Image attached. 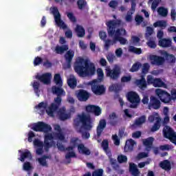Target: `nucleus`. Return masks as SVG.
Wrapping results in <instances>:
<instances>
[{"mask_svg": "<svg viewBox=\"0 0 176 176\" xmlns=\"http://www.w3.org/2000/svg\"><path fill=\"white\" fill-rule=\"evenodd\" d=\"M77 98L78 101L86 102L90 98V94L85 89H80L77 94Z\"/></svg>", "mask_w": 176, "mask_h": 176, "instance_id": "nucleus-18", "label": "nucleus"}, {"mask_svg": "<svg viewBox=\"0 0 176 176\" xmlns=\"http://www.w3.org/2000/svg\"><path fill=\"white\" fill-rule=\"evenodd\" d=\"M32 129L34 131L47 133L52 131V126L43 122H38L33 126Z\"/></svg>", "mask_w": 176, "mask_h": 176, "instance_id": "nucleus-12", "label": "nucleus"}, {"mask_svg": "<svg viewBox=\"0 0 176 176\" xmlns=\"http://www.w3.org/2000/svg\"><path fill=\"white\" fill-rule=\"evenodd\" d=\"M153 34V28L151 27L146 28V32L145 34L146 38H149Z\"/></svg>", "mask_w": 176, "mask_h": 176, "instance_id": "nucleus-59", "label": "nucleus"}, {"mask_svg": "<svg viewBox=\"0 0 176 176\" xmlns=\"http://www.w3.org/2000/svg\"><path fill=\"white\" fill-rule=\"evenodd\" d=\"M162 134L164 138L169 140L172 144H174L176 146V132L174 131L173 128L168 125H166L163 128Z\"/></svg>", "mask_w": 176, "mask_h": 176, "instance_id": "nucleus-7", "label": "nucleus"}, {"mask_svg": "<svg viewBox=\"0 0 176 176\" xmlns=\"http://www.w3.org/2000/svg\"><path fill=\"white\" fill-rule=\"evenodd\" d=\"M77 83L76 78H70L67 80V85L71 89H75Z\"/></svg>", "mask_w": 176, "mask_h": 176, "instance_id": "nucleus-37", "label": "nucleus"}, {"mask_svg": "<svg viewBox=\"0 0 176 176\" xmlns=\"http://www.w3.org/2000/svg\"><path fill=\"white\" fill-rule=\"evenodd\" d=\"M47 158V157H41L38 159L39 164L43 167L47 166V162H46Z\"/></svg>", "mask_w": 176, "mask_h": 176, "instance_id": "nucleus-52", "label": "nucleus"}, {"mask_svg": "<svg viewBox=\"0 0 176 176\" xmlns=\"http://www.w3.org/2000/svg\"><path fill=\"white\" fill-rule=\"evenodd\" d=\"M77 6L80 10H82L87 6V1L86 0H78Z\"/></svg>", "mask_w": 176, "mask_h": 176, "instance_id": "nucleus-41", "label": "nucleus"}, {"mask_svg": "<svg viewBox=\"0 0 176 176\" xmlns=\"http://www.w3.org/2000/svg\"><path fill=\"white\" fill-rule=\"evenodd\" d=\"M67 16L69 20H70V21H72V23H76V17H75V15H74V13L67 12Z\"/></svg>", "mask_w": 176, "mask_h": 176, "instance_id": "nucleus-50", "label": "nucleus"}, {"mask_svg": "<svg viewBox=\"0 0 176 176\" xmlns=\"http://www.w3.org/2000/svg\"><path fill=\"white\" fill-rule=\"evenodd\" d=\"M52 78V74L50 73H45L41 76L37 75L36 76V79H38L43 83L44 85H50V79Z\"/></svg>", "mask_w": 176, "mask_h": 176, "instance_id": "nucleus-17", "label": "nucleus"}, {"mask_svg": "<svg viewBox=\"0 0 176 176\" xmlns=\"http://www.w3.org/2000/svg\"><path fill=\"white\" fill-rule=\"evenodd\" d=\"M52 92L54 94H56L57 96L61 97V96H65V91L61 88V87H53Z\"/></svg>", "mask_w": 176, "mask_h": 176, "instance_id": "nucleus-30", "label": "nucleus"}, {"mask_svg": "<svg viewBox=\"0 0 176 176\" xmlns=\"http://www.w3.org/2000/svg\"><path fill=\"white\" fill-rule=\"evenodd\" d=\"M158 45L160 46V47H171L173 42L170 38H164L158 41Z\"/></svg>", "mask_w": 176, "mask_h": 176, "instance_id": "nucleus-21", "label": "nucleus"}, {"mask_svg": "<svg viewBox=\"0 0 176 176\" xmlns=\"http://www.w3.org/2000/svg\"><path fill=\"white\" fill-rule=\"evenodd\" d=\"M74 56H75V52L72 50H68L64 55V58L66 62V68L68 69L71 68V64H72V59L74 58Z\"/></svg>", "mask_w": 176, "mask_h": 176, "instance_id": "nucleus-15", "label": "nucleus"}, {"mask_svg": "<svg viewBox=\"0 0 176 176\" xmlns=\"http://www.w3.org/2000/svg\"><path fill=\"white\" fill-rule=\"evenodd\" d=\"M52 13L54 14L55 23L58 27L63 28V30H67V25L61 20V14H60V12H58V8H57V7L52 8Z\"/></svg>", "mask_w": 176, "mask_h": 176, "instance_id": "nucleus-10", "label": "nucleus"}, {"mask_svg": "<svg viewBox=\"0 0 176 176\" xmlns=\"http://www.w3.org/2000/svg\"><path fill=\"white\" fill-rule=\"evenodd\" d=\"M75 32L78 38H83L86 35V30L83 26L76 25L75 28Z\"/></svg>", "mask_w": 176, "mask_h": 176, "instance_id": "nucleus-24", "label": "nucleus"}, {"mask_svg": "<svg viewBox=\"0 0 176 176\" xmlns=\"http://www.w3.org/2000/svg\"><path fill=\"white\" fill-rule=\"evenodd\" d=\"M107 127V121L105 120H100L96 128V133L98 137H101V134L104 131V129Z\"/></svg>", "mask_w": 176, "mask_h": 176, "instance_id": "nucleus-19", "label": "nucleus"}, {"mask_svg": "<svg viewBox=\"0 0 176 176\" xmlns=\"http://www.w3.org/2000/svg\"><path fill=\"white\" fill-rule=\"evenodd\" d=\"M54 80L57 86H58L59 87H63V80L61 79V76L60 75V74H56L54 75Z\"/></svg>", "mask_w": 176, "mask_h": 176, "instance_id": "nucleus-36", "label": "nucleus"}, {"mask_svg": "<svg viewBox=\"0 0 176 176\" xmlns=\"http://www.w3.org/2000/svg\"><path fill=\"white\" fill-rule=\"evenodd\" d=\"M165 58L166 61L172 64H174V63L176 61L175 56L173 54H170L167 52H165Z\"/></svg>", "mask_w": 176, "mask_h": 176, "instance_id": "nucleus-38", "label": "nucleus"}, {"mask_svg": "<svg viewBox=\"0 0 176 176\" xmlns=\"http://www.w3.org/2000/svg\"><path fill=\"white\" fill-rule=\"evenodd\" d=\"M129 171L133 176L140 175V170L137 168V165H135L134 163L129 164Z\"/></svg>", "mask_w": 176, "mask_h": 176, "instance_id": "nucleus-32", "label": "nucleus"}, {"mask_svg": "<svg viewBox=\"0 0 176 176\" xmlns=\"http://www.w3.org/2000/svg\"><path fill=\"white\" fill-rule=\"evenodd\" d=\"M119 3L116 0H112L109 3V6L111 8V9H116Z\"/></svg>", "mask_w": 176, "mask_h": 176, "instance_id": "nucleus-51", "label": "nucleus"}, {"mask_svg": "<svg viewBox=\"0 0 176 176\" xmlns=\"http://www.w3.org/2000/svg\"><path fill=\"white\" fill-rule=\"evenodd\" d=\"M164 115L165 117L164 118V120L162 122V126L164 127L170 122V117H168V107H165L164 108Z\"/></svg>", "mask_w": 176, "mask_h": 176, "instance_id": "nucleus-31", "label": "nucleus"}, {"mask_svg": "<svg viewBox=\"0 0 176 176\" xmlns=\"http://www.w3.org/2000/svg\"><path fill=\"white\" fill-rule=\"evenodd\" d=\"M25 159H32V155L31 152L28 149L25 150L24 152L21 153L20 158L19 160H21L22 162H25Z\"/></svg>", "mask_w": 176, "mask_h": 176, "instance_id": "nucleus-29", "label": "nucleus"}, {"mask_svg": "<svg viewBox=\"0 0 176 176\" xmlns=\"http://www.w3.org/2000/svg\"><path fill=\"white\" fill-rule=\"evenodd\" d=\"M78 142H79V138H73L71 140H70V144L72 145V146H74V148H76V146H78Z\"/></svg>", "mask_w": 176, "mask_h": 176, "instance_id": "nucleus-54", "label": "nucleus"}, {"mask_svg": "<svg viewBox=\"0 0 176 176\" xmlns=\"http://www.w3.org/2000/svg\"><path fill=\"white\" fill-rule=\"evenodd\" d=\"M54 140H59V141H64L65 140V136L63 134V131L54 133Z\"/></svg>", "mask_w": 176, "mask_h": 176, "instance_id": "nucleus-42", "label": "nucleus"}, {"mask_svg": "<svg viewBox=\"0 0 176 176\" xmlns=\"http://www.w3.org/2000/svg\"><path fill=\"white\" fill-rule=\"evenodd\" d=\"M42 61H43L42 58H41L39 56L36 57L34 60V67H36V66L39 65V64H41Z\"/></svg>", "mask_w": 176, "mask_h": 176, "instance_id": "nucleus-61", "label": "nucleus"}, {"mask_svg": "<svg viewBox=\"0 0 176 176\" xmlns=\"http://www.w3.org/2000/svg\"><path fill=\"white\" fill-rule=\"evenodd\" d=\"M160 107H162L160 100L155 96H151L148 102V109H160Z\"/></svg>", "mask_w": 176, "mask_h": 176, "instance_id": "nucleus-13", "label": "nucleus"}, {"mask_svg": "<svg viewBox=\"0 0 176 176\" xmlns=\"http://www.w3.org/2000/svg\"><path fill=\"white\" fill-rule=\"evenodd\" d=\"M160 151H170L171 150V146L169 144H164L160 146Z\"/></svg>", "mask_w": 176, "mask_h": 176, "instance_id": "nucleus-63", "label": "nucleus"}, {"mask_svg": "<svg viewBox=\"0 0 176 176\" xmlns=\"http://www.w3.org/2000/svg\"><path fill=\"white\" fill-rule=\"evenodd\" d=\"M102 148H103V150L104 151V152H106L107 153H109L108 152V149L109 148V142H108L107 140H104L102 142Z\"/></svg>", "mask_w": 176, "mask_h": 176, "instance_id": "nucleus-47", "label": "nucleus"}, {"mask_svg": "<svg viewBox=\"0 0 176 176\" xmlns=\"http://www.w3.org/2000/svg\"><path fill=\"white\" fill-rule=\"evenodd\" d=\"M110 120V124L111 126H116L118 124V120L115 119H118V116H116V113L113 112L109 116Z\"/></svg>", "mask_w": 176, "mask_h": 176, "instance_id": "nucleus-33", "label": "nucleus"}, {"mask_svg": "<svg viewBox=\"0 0 176 176\" xmlns=\"http://www.w3.org/2000/svg\"><path fill=\"white\" fill-rule=\"evenodd\" d=\"M71 157H76V153L74 151H69L65 155V159L68 160V159H71Z\"/></svg>", "mask_w": 176, "mask_h": 176, "instance_id": "nucleus-56", "label": "nucleus"}, {"mask_svg": "<svg viewBox=\"0 0 176 176\" xmlns=\"http://www.w3.org/2000/svg\"><path fill=\"white\" fill-rule=\"evenodd\" d=\"M106 25L107 27V34L109 36H111V38L114 36L113 42L118 41L121 45H126V43H127V39L122 37L127 35L126 29L118 28V27H120V25H122V20L117 19L109 21L106 23Z\"/></svg>", "mask_w": 176, "mask_h": 176, "instance_id": "nucleus-1", "label": "nucleus"}, {"mask_svg": "<svg viewBox=\"0 0 176 176\" xmlns=\"http://www.w3.org/2000/svg\"><path fill=\"white\" fill-rule=\"evenodd\" d=\"M97 73L99 80H102L104 79V72L102 71V69H98Z\"/></svg>", "mask_w": 176, "mask_h": 176, "instance_id": "nucleus-60", "label": "nucleus"}, {"mask_svg": "<svg viewBox=\"0 0 176 176\" xmlns=\"http://www.w3.org/2000/svg\"><path fill=\"white\" fill-rule=\"evenodd\" d=\"M141 67V63H135L132 65L131 68L130 69V72H137L140 69Z\"/></svg>", "mask_w": 176, "mask_h": 176, "instance_id": "nucleus-49", "label": "nucleus"}, {"mask_svg": "<svg viewBox=\"0 0 176 176\" xmlns=\"http://www.w3.org/2000/svg\"><path fill=\"white\" fill-rule=\"evenodd\" d=\"M165 85H166V83H164V82H163L162 79L155 78L154 84L153 85L154 87H163Z\"/></svg>", "mask_w": 176, "mask_h": 176, "instance_id": "nucleus-40", "label": "nucleus"}, {"mask_svg": "<svg viewBox=\"0 0 176 176\" xmlns=\"http://www.w3.org/2000/svg\"><path fill=\"white\" fill-rule=\"evenodd\" d=\"M157 12L158 14L162 16V17H166L167 14H168V10L163 7L159 8L157 10Z\"/></svg>", "mask_w": 176, "mask_h": 176, "instance_id": "nucleus-44", "label": "nucleus"}, {"mask_svg": "<svg viewBox=\"0 0 176 176\" xmlns=\"http://www.w3.org/2000/svg\"><path fill=\"white\" fill-rule=\"evenodd\" d=\"M162 126V118L160 117H156L155 118V122L153 125V126L151 128V133H155V131H157L160 129V127Z\"/></svg>", "mask_w": 176, "mask_h": 176, "instance_id": "nucleus-23", "label": "nucleus"}, {"mask_svg": "<svg viewBox=\"0 0 176 176\" xmlns=\"http://www.w3.org/2000/svg\"><path fill=\"white\" fill-rule=\"evenodd\" d=\"M129 52L135 53V54H141V53H142V50H141V48H137L134 46H130Z\"/></svg>", "mask_w": 176, "mask_h": 176, "instance_id": "nucleus-46", "label": "nucleus"}, {"mask_svg": "<svg viewBox=\"0 0 176 176\" xmlns=\"http://www.w3.org/2000/svg\"><path fill=\"white\" fill-rule=\"evenodd\" d=\"M150 60L152 65H157V67H160V65H163L166 63L164 57L157 55L150 56Z\"/></svg>", "mask_w": 176, "mask_h": 176, "instance_id": "nucleus-14", "label": "nucleus"}, {"mask_svg": "<svg viewBox=\"0 0 176 176\" xmlns=\"http://www.w3.org/2000/svg\"><path fill=\"white\" fill-rule=\"evenodd\" d=\"M149 68H151V66H149L148 63H144L143 65L142 69V74H148V71H149Z\"/></svg>", "mask_w": 176, "mask_h": 176, "instance_id": "nucleus-53", "label": "nucleus"}, {"mask_svg": "<svg viewBox=\"0 0 176 176\" xmlns=\"http://www.w3.org/2000/svg\"><path fill=\"white\" fill-rule=\"evenodd\" d=\"M156 96L164 104H169L171 102V95L163 89H157L155 90Z\"/></svg>", "mask_w": 176, "mask_h": 176, "instance_id": "nucleus-11", "label": "nucleus"}, {"mask_svg": "<svg viewBox=\"0 0 176 176\" xmlns=\"http://www.w3.org/2000/svg\"><path fill=\"white\" fill-rule=\"evenodd\" d=\"M78 150L80 153H82V155H86L87 156H89L91 152L90 150L85 146V144H80L78 145Z\"/></svg>", "mask_w": 176, "mask_h": 176, "instance_id": "nucleus-26", "label": "nucleus"}, {"mask_svg": "<svg viewBox=\"0 0 176 176\" xmlns=\"http://www.w3.org/2000/svg\"><path fill=\"white\" fill-rule=\"evenodd\" d=\"M127 100L131 102L130 108H137L141 102V99L138 94L134 91H130L127 94Z\"/></svg>", "mask_w": 176, "mask_h": 176, "instance_id": "nucleus-9", "label": "nucleus"}, {"mask_svg": "<svg viewBox=\"0 0 176 176\" xmlns=\"http://www.w3.org/2000/svg\"><path fill=\"white\" fill-rule=\"evenodd\" d=\"M160 167L165 171H170L171 170V162L168 160H164L160 163Z\"/></svg>", "mask_w": 176, "mask_h": 176, "instance_id": "nucleus-25", "label": "nucleus"}, {"mask_svg": "<svg viewBox=\"0 0 176 176\" xmlns=\"http://www.w3.org/2000/svg\"><path fill=\"white\" fill-rule=\"evenodd\" d=\"M155 141V138L153 137H149L146 139L143 140V145L146 146V151H149L152 149V146H153V142Z\"/></svg>", "mask_w": 176, "mask_h": 176, "instance_id": "nucleus-22", "label": "nucleus"}, {"mask_svg": "<svg viewBox=\"0 0 176 176\" xmlns=\"http://www.w3.org/2000/svg\"><path fill=\"white\" fill-rule=\"evenodd\" d=\"M103 174H104V170L98 169L97 170H95L92 173V176H102Z\"/></svg>", "mask_w": 176, "mask_h": 176, "instance_id": "nucleus-62", "label": "nucleus"}, {"mask_svg": "<svg viewBox=\"0 0 176 176\" xmlns=\"http://www.w3.org/2000/svg\"><path fill=\"white\" fill-rule=\"evenodd\" d=\"M135 21H136L138 25H140V24H141L142 21H144V17H142V16L141 15L138 14L135 16Z\"/></svg>", "mask_w": 176, "mask_h": 176, "instance_id": "nucleus-58", "label": "nucleus"}, {"mask_svg": "<svg viewBox=\"0 0 176 176\" xmlns=\"http://www.w3.org/2000/svg\"><path fill=\"white\" fill-rule=\"evenodd\" d=\"M112 140L114 141V144L117 146L120 145V139L118 137V135L115 134L112 135Z\"/></svg>", "mask_w": 176, "mask_h": 176, "instance_id": "nucleus-55", "label": "nucleus"}, {"mask_svg": "<svg viewBox=\"0 0 176 176\" xmlns=\"http://www.w3.org/2000/svg\"><path fill=\"white\" fill-rule=\"evenodd\" d=\"M69 47L68 45H56L55 47V52L56 54H64L65 52H67Z\"/></svg>", "mask_w": 176, "mask_h": 176, "instance_id": "nucleus-27", "label": "nucleus"}, {"mask_svg": "<svg viewBox=\"0 0 176 176\" xmlns=\"http://www.w3.org/2000/svg\"><path fill=\"white\" fill-rule=\"evenodd\" d=\"M61 101H63V98L61 96H56L54 99V103H52L49 107H47V102H41L38 103V105L36 106V109H42V108L45 110L46 113H47L48 116H51V118L54 117V112L58 109L60 105H61Z\"/></svg>", "mask_w": 176, "mask_h": 176, "instance_id": "nucleus-4", "label": "nucleus"}, {"mask_svg": "<svg viewBox=\"0 0 176 176\" xmlns=\"http://www.w3.org/2000/svg\"><path fill=\"white\" fill-rule=\"evenodd\" d=\"M118 162L120 164L127 163V156L124 155H118Z\"/></svg>", "mask_w": 176, "mask_h": 176, "instance_id": "nucleus-48", "label": "nucleus"}, {"mask_svg": "<svg viewBox=\"0 0 176 176\" xmlns=\"http://www.w3.org/2000/svg\"><path fill=\"white\" fill-rule=\"evenodd\" d=\"M122 74V71L120 70V67H114L113 69L107 67L105 69V75L107 78H109L111 80H118L119 78H120V74Z\"/></svg>", "mask_w": 176, "mask_h": 176, "instance_id": "nucleus-6", "label": "nucleus"}, {"mask_svg": "<svg viewBox=\"0 0 176 176\" xmlns=\"http://www.w3.org/2000/svg\"><path fill=\"white\" fill-rule=\"evenodd\" d=\"M33 89L34 92L36 94V95L38 96V97H39V87L41 86V84L39 83V82L37 81H34L33 84Z\"/></svg>", "mask_w": 176, "mask_h": 176, "instance_id": "nucleus-45", "label": "nucleus"}, {"mask_svg": "<svg viewBox=\"0 0 176 176\" xmlns=\"http://www.w3.org/2000/svg\"><path fill=\"white\" fill-rule=\"evenodd\" d=\"M147 83L148 85H153L155 83V78H153V76L152 75L147 76Z\"/></svg>", "mask_w": 176, "mask_h": 176, "instance_id": "nucleus-64", "label": "nucleus"}, {"mask_svg": "<svg viewBox=\"0 0 176 176\" xmlns=\"http://www.w3.org/2000/svg\"><path fill=\"white\" fill-rule=\"evenodd\" d=\"M82 123V127L87 131H90L93 129L91 125V117L90 115H87L85 113L78 114L77 118L74 120V126L75 129H78Z\"/></svg>", "mask_w": 176, "mask_h": 176, "instance_id": "nucleus-5", "label": "nucleus"}, {"mask_svg": "<svg viewBox=\"0 0 176 176\" xmlns=\"http://www.w3.org/2000/svg\"><path fill=\"white\" fill-rule=\"evenodd\" d=\"M74 71L79 76H93L96 74L94 63H89V60L80 58L74 63Z\"/></svg>", "mask_w": 176, "mask_h": 176, "instance_id": "nucleus-2", "label": "nucleus"}, {"mask_svg": "<svg viewBox=\"0 0 176 176\" xmlns=\"http://www.w3.org/2000/svg\"><path fill=\"white\" fill-rule=\"evenodd\" d=\"M85 111L88 113H94L95 116H100L101 115V108L98 106L89 104L86 106Z\"/></svg>", "mask_w": 176, "mask_h": 176, "instance_id": "nucleus-16", "label": "nucleus"}, {"mask_svg": "<svg viewBox=\"0 0 176 176\" xmlns=\"http://www.w3.org/2000/svg\"><path fill=\"white\" fill-rule=\"evenodd\" d=\"M109 89H111L112 91H115V93H119L122 90V86L119 84H114L112 85Z\"/></svg>", "mask_w": 176, "mask_h": 176, "instance_id": "nucleus-43", "label": "nucleus"}, {"mask_svg": "<svg viewBox=\"0 0 176 176\" xmlns=\"http://www.w3.org/2000/svg\"><path fill=\"white\" fill-rule=\"evenodd\" d=\"M134 145H135V141H134L133 139H129L126 140L124 146L125 151H129L131 152V151L134 149Z\"/></svg>", "mask_w": 176, "mask_h": 176, "instance_id": "nucleus-28", "label": "nucleus"}, {"mask_svg": "<svg viewBox=\"0 0 176 176\" xmlns=\"http://www.w3.org/2000/svg\"><path fill=\"white\" fill-rule=\"evenodd\" d=\"M147 45L151 49H156V47L157 46V45H156V42H155V41H152V40H149L147 42Z\"/></svg>", "mask_w": 176, "mask_h": 176, "instance_id": "nucleus-57", "label": "nucleus"}, {"mask_svg": "<svg viewBox=\"0 0 176 176\" xmlns=\"http://www.w3.org/2000/svg\"><path fill=\"white\" fill-rule=\"evenodd\" d=\"M153 27L157 28L160 27L161 30H164L167 27V22L166 21H158L153 23Z\"/></svg>", "mask_w": 176, "mask_h": 176, "instance_id": "nucleus-34", "label": "nucleus"}, {"mask_svg": "<svg viewBox=\"0 0 176 176\" xmlns=\"http://www.w3.org/2000/svg\"><path fill=\"white\" fill-rule=\"evenodd\" d=\"M135 83L140 90L144 91L147 87L146 80L144 77H142L141 79L136 80Z\"/></svg>", "mask_w": 176, "mask_h": 176, "instance_id": "nucleus-20", "label": "nucleus"}, {"mask_svg": "<svg viewBox=\"0 0 176 176\" xmlns=\"http://www.w3.org/2000/svg\"><path fill=\"white\" fill-rule=\"evenodd\" d=\"M88 85L91 86L92 93L96 96H102L105 93V87L103 85H98L97 80H94L88 82Z\"/></svg>", "mask_w": 176, "mask_h": 176, "instance_id": "nucleus-8", "label": "nucleus"}, {"mask_svg": "<svg viewBox=\"0 0 176 176\" xmlns=\"http://www.w3.org/2000/svg\"><path fill=\"white\" fill-rule=\"evenodd\" d=\"M146 122V116H142L138 119L135 120V124L136 126H141V124H144Z\"/></svg>", "mask_w": 176, "mask_h": 176, "instance_id": "nucleus-39", "label": "nucleus"}, {"mask_svg": "<svg viewBox=\"0 0 176 176\" xmlns=\"http://www.w3.org/2000/svg\"><path fill=\"white\" fill-rule=\"evenodd\" d=\"M54 140V133H47L45 135L44 143L41 141L39 139H34L33 144L36 148V155H43V148L45 152H49V149L52 148V144L50 141H53Z\"/></svg>", "mask_w": 176, "mask_h": 176, "instance_id": "nucleus-3", "label": "nucleus"}, {"mask_svg": "<svg viewBox=\"0 0 176 176\" xmlns=\"http://www.w3.org/2000/svg\"><path fill=\"white\" fill-rule=\"evenodd\" d=\"M59 118L60 120H67V119H69V118H71V115L66 113L65 111H59V112L58 113Z\"/></svg>", "mask_w": 176, "mask_h": 176, "instance_id": "nucleus-35", "label": "nucleus"}]
</instances>
